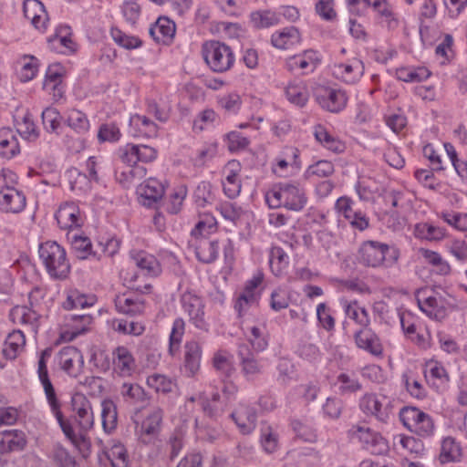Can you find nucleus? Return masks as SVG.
Here are the masks:
<instances>
[{
  "label": "nucleus",
  "mask_w": 467,
  "mask_h": 467,
  "mask_svg": "<svg viewBox=\"0 0 467 467\" xmlns=\"http://www.w3.org/2000/svg\"><path fill=\"white\" fill-rule=\"evenodd\" d=\"M217 104L227 112H235L242 106V98L237 92H228L217 98Z\"/></svg>",
  "instance_id": "obj_62"
},
{
  "label": "nucleus",
  "mask_w": 467,
  "mask_h": 467,
  "mask_svg": "<svg viewBox=\"0 0 467 467\" xmlns=\"http://www.w3.org/2000/svg\"><path fill=\"white\" fill-rule=\"evenodd\" d=\"M26 207L25 195L15 187L5 185L0 190V210L5 213H17Z\"/></svg>",
  "instance_id": "obj_24"
},
{
  "label": "nucleus",
  "mask_w": 467,
  "mask_h": 467,
  "mask_svg": "<svg viewBox=\"0 0 467 467\" xmlns=\"http://www.w3.org/2000/svg\"><path fill=\"white\" fill-rule=\"evenodd\" d=\"M147 385L156 392L168 393L171 392L175 383L172 379L161 374H152L147 378Z\"/></svg>",
  "instance_id": "obj_60"
},
{
  "label": "nucleus",
  "mask_w": 467,
  "mask_h": 467,
  "mask_svg": "<svg viewBox=\"0 0 467 467\" xmlns=\"http://www.w3.org/2000/svg\"><path fill=\"white\" fill-rule=\"evenodd\" d=\"M263 279L264 275L258 272L247 282L244 293L236 302L235 307L239 311H242L248 304L256 301L258 295L255 290L262 284Z\"/></svg>",
  "instance_id": "obj_43"
},
{
  "label": "nucleus",
  "mask_w": 467,
  "mask_h": 467,
  "mask_svg": "<svg viewBox=\"0 0 467 467\" xmlns=\"http://www.w3.org/2000/svg\"><path fill=\"white\" fill-rule=\"evenodd\" d=\"M16 131L26 140H32L38 137V130L28 109L18 106L13 113Z\"/></svg>",
  "instance_id": "obj_17"
},
{
  "label": "nucleus",
  "mask_w": 467,
  "mask_h": 467,
  "mask_svg": "<svg viewBox=\"0 0 467 467\" xmlns=\"http://www.w3.org/2000/svg\"><path fill=\"white\" fill-rule=\"evenodd\" d=\"M241 163L235 160L228 161L223 169L224 181L223 182V187L224 193L229 198H235L241 192Z\"/></svg>",
  "instance_id": "obj_23"
},
{
  "label": "nucleus",
  "mask_w": 467,
  "mask_h": 467,
  "mask_svg": "<svg viewBox=\"0 0 467 467\" xmlns=\"http://www.w3.org/2000/svg\"><path fill=\"white\" fill-rule=\"evenodd\" d=\"M165 192V185L156 178L150 177L138 186L140 202L150 206L160 201Z\"/></svg>",
  "instance_id": "obj_22"
},
{
  "label": "nucleus",
  "mask_w": 467,
  "mask_h": 467,
  "mask_svg": "<svg viewBox=\"0 0 467 467\" xmlns=\"http://www.w3.org/2000/svg\"><path fill=\"white\" fill-rule=\"evenodd\" d=\"M265 202L272 209L285 207L292 211L303 209L306 199L297 186L292 184L275 185L265 193Z\"/></svg>",
  "instance_id": "obj_4"
},
{
  "label": "nucleus",
  "mask_w": 467,
  "mask_h": 467,
  "mask_svg": "<svg viewBox=\"0 0 467 467\" xmlns=\"http://www.w3.org/2000/svg\"><path fill=\"white\" fill-rule=\"evenodd\" d=\"M67 125L75 132L83 134L89 130V121L86 114L78 109H71L67 113Z\"/></svg>",
  "instance_id": "obj_50"
},
{
  "label": "nucleus",
  "mask_w": 467,
  "mask_h": 467,
  "mask_svg": "<svg viewBox=\"0 0 467 467\" xmlns=\"http://www.w3.org/2000/svg\"><path fill=\"white\" fill-rule=\"evenodd\" d=\"M315 137L321 145L331 151L341 152L344 150V144L322 126L316 127Z\"/></svg>",
  "instance_id": "obj_54"
},
{
  "label": "nucleus",
  "mask_w": 467,
  "mask_h": 467,
  "mask_svg": "<svg viewBox=\"0 0 467 467\" xmlns=\"http://www.w3.org/2000/svg\"><path fill=\"white\" fill-rule=\"evenodd\" d=\"M132 259L135 265L143 271L145 275L156 276L161 272V264L152 254L139 252L134 254Z\"/></svg>",
  "instance_id": "obj_46"
},
{
  "label": "nucleus",
  "mask_w": 467,
  "mask_h": 467,
  "mask_svg": "<svg viewBox=\"0 0 467 467\" xmlns=\"http://www.w3.org/2000/svg\"><path fill=\"white\" fill-rule=\"evenodd\" d=\"M187 195V188L180 185L172 190L166 202V209L170 213H178Z\"/></svg>",
  "instance_id": "obj_59"
},
{
  "label": "nucleus",
  "mask_w": 467,
  "mask_h": 467,
  "mask_svg": "<svg viewBox=\"0 0 467 467\" xmlns=\"http://www.w3.org/2000/svg\"><path fill=\"white\" fill-rule=\"evenodd\" d=\"M38 377L42 383L47 400L55 413L59 425L66 435V437L72 441L77 446H86L87 441L85 440V437L83 435H75L72 431L71 427L64 422L62 420V413L60 411V405L57 399L55 389L53 388V385L48 378L47 368L46 365V361L44 359V357H41V358L38 361Z\"/></svg>",
  "instance_id": "obj_3"
},
{
  "label": "nucleus",
  "mask_w": 467,
  "mask_h": 467,
  "mask_svg": "<svg viewBox=\"0 0 467 467\" xmlns=\"http://www.w3.org/2000/svg\"><path fill=\"white\" fill-rule=\"evenodd\" d=\"M25 17L39 32H46L49 18L44 5L38 0H26L24 2Z\"/></svg>",
  "instance_id": "obj_21"
},
{
  "label": "nucleus",
  "mask_w": 467,
  "mask_h": 467,
  "mask_svg": "<svg viewBox=\"0 0 467 467\" xmlns=\"http://www.w3.org/2000/svg\"><path fill=\"white\" fill-rule=\"evenodd\" d=\"M202 55L210 69L217 73L228 71L235 61L232 48L217 40L204 42L202 47Z\"/></svg>",
  "instance_id": "obj_5"
},
{
  "label": "nucleus",
  "mask_w": 467,
  "mask_h": 467,
  "mask_svg": "<svg viewBox=\"0 0 467 467\" xmlns=\"http://www.w3.org/2000/svg\"><path fill=\"white\" fill-rule=\"evenodd\" d=\"M418 305L427 316L436 320H442L448 314L449 304L445 297L432 291L419 292Z\"/></svg>",
  "instance_id": "obj_11"
},
{
  "label": "nucleus",
  "mask_w": 467,
  "mask_h": 467,
  "mask_svg": "<svg viewBox=\"0 0 467 467\" xmlns=\"http://www.w3.org/2000/svg\"><path fill=\"white\" fill-rule=\"evenodd\" d=\"M272 44L278 49H288L301 41L299 31L294 27H286L272 35Z\"/></svg>",
  "instance_id": "obj_39"
},
{
  "label": "nucleus",
  "mask_w": 467,
  "mask_h": 467,
  "mask_svg": "<svg viewBox=\"0 0 467 467\" xmlns=\"http://www.w3.org/2000/svg\"><path fill=\"white\" fill-rule=\"evenodd\" d=\"M216 229V219L212 214L204 213L200 214L199 221L192 231V235L193 237H206V235L214 233Z\"/></svg>",
  "instance_id": "obj_53"
},
{
  "label": "nucleus",
  "mask_w": 467,
  "mask_h": 467,
  "mask_svg": "<svg viewBox=\"0 0 467 467\" xmlns=\"http://www.w3.org/2000/svg\"><path fill=\"white\" fill-rule=\"evenodd\" d=\"M356 344L374 356H381L383 347L379 337L371 330H360L355 335Z\"/></svg>",
  "instance_id": "obj_36"
},
{
  "label": "nucleus",
  "mask_w": 467,
  "mask_h": 467,
  "mask_svg": "<svg viewBox=\"0 0 467 467\" xmlns=\"http://www.w3.org/2000/svg\"><path fill=\"white\" fill-rule=\"evenodd\" d=\"M423 153L435 170H444L451 165L459 176L467 179V161L458 160L456 150L451 144L444 143L437 147L426 145Z\"/></svg>",
  "instance_id": "obj_2"
},
{
  "label": "nucleus",
  "mask_w": 467,
  "mask_h": 467,
  "mask_svg": "<svg viewBox=\"0 0 467 467\" xmlns=\"http://www.w3.org/2000/svg\"><path fill=\"white\" fill-rule=\"evenodd\" d=\"M115 306L119 313L126 315H138L144 311V302L132 292L117 296Z\"/></svg>",
  "instance_id": "obj_31"
},
{
  "label": "nucleus",
  "mask_w": 467,
  "mask_h": 467,
  "mask_svg": "<svg viewBox=\"0 0 467 467\" xmlns=\"http://www.w3.org/2000/svg\"><path fill=\"white\" fill-rule=\"evenodd\" d=\"M65 73L64 67L58 63L50 65L46 72L43 88L52 92L55 99H58L63 96L61 83Z\"/></svg>",
  "instance_id": "obj_29"
},
{
  "label": "nucleus",
  "mask_w": 467,
  "mask_h": 467,
  "mask_svg": "<svg viewBox=\"0 0 467 467\" xmlns=\"http://www.w3.org/2000/svg\"><path fill=\"white\" fill-rule=\"evenodd\" d=\"M176 26L168 17H159L150 28V36L159 43H169L174 36Z\"/></svg>",
  "instance_id": "obj_34"
},
{
  "label": "nucleus",
  "mask_w": 467,
  "mask_h": 467,
  "mask_svg": "<svg viewBox=\"0 0 467 467\" xmlns=\"http://www.w3.org/2000/svg\"><path fill=\"white\" fill-rule=\"evenodd\" d=\"M316 99L323 109L331 112H338L347 104L344 91L325 86L317 88Z\"/></svg>",
  "instance_id": "obj_14"
},
{
  "label": "nucleus",
  "mask_w": 467,
  "mask_h": 467,
  "mask_svg": "<svg viewBox=\"0 0 467 467\" xmlns=\"http://www.w3.org/2000/svg\"><path fill=\"white\" fill-rule=\"evenodd\" d=\"M462 456L460 444L451 437H446L441 442L440 461L442 463L456 462Z\"/></svg>",
  "instance_id": "obj_48"
},
{
  "label": "nucleus",
  "mask_w": 467,
  "mask_h": 467,
  "mask_svg": "<svg viewBox=\"0 0 467 467\" xmlns=\"http://www.w3.org/2000/svg\"><path fill=\"white\" fill-rule=\"evenodd\" d=\"M130 125L142 136H154L157 132L156 124L143 115H133L130 118Z\"/></svg>",
  "instance_id": "obj_56"
},
{
  "label": "nucleus",
  "mask_w": 467,
  "mask_h": 467,
  "mask_svg": "<svg viewBox=\"0 0 467 467\" xmlns=\"http://www.w3.org/2000/svg\"><path fill=\"white\" fill-rule=\"evenodd\" d=\"M20 151L15 132L9 128L0 129V157L11 159Z\"/></svg>",
  "instance_id": "obj_38"
},
{
  "label": "nucleus",
  "mask_w": 467,
  "mask_h": 467,
  "mask_svg": "<svg viewBox=\"0 0 467 467\" xmlns=\"http://www.w3.org/2000/svg\"><path fill=\"white\" fill-rule=\"evenodd\" d=\"M346 315L359 326L367 327L369 324V317L367 309L360 306L357 301L346 305Z\"/></svg>",
  "instance_id": "obj_57"
},
{
  "label": "nucleus",
  "mask_w": 467,
  "mask_h": 467,
  "mask_svg": "<svg viewBox=\"0 0 467 467\" xmlns=\"http://www.w3.org/2000/svg\"><path fill=\"white\" fill-rule=\"evenodd\" d=\"M320 61L317 52L308 49L302 53L288 57L285 60L286 68L291 72H313Z\"/></svg>",
  "instance_id": "obj_20"
},
{
  "label": "nucleus",
  "mask_w": 467,
  "mask_h": 467,
  "mask_svg": "<svg viewBox=\"0 0 467 467\" xmlns=\"http://www.w3.org/2000/svg\"><path fill=\"white\" fill-rule=\"evenodd\" d=\"M419 254L424 260V262L433 266L437 274L441 275H448L451 272L450 264L442 258V256L436 251H432L426 248H420Z\"/></svg>",
  "instance_id": "obj_45"
},
{
  "label": "nucleus",
  "mask_w": 467,
  "mask_h": 467,
  "mask_svg": "<svg viewBox=\"0 0 467 467\" xmlns=\"http://www.w3.org/2000/svg\"><path fill=\"white\" fill-rule=\"evenodd\" d=\"M100 420L103 431L111 433L117 427V406L110 400H104L100 403Z\"/></svg>",
  "instance_id": "obj_42"
},
{
  "label": "nucleus",
  "mask_w": 467,
  "mask_h": 467,
  "mask_svg": "<svg viewBox=\"0 0 467 467\" xmlns=\"http://www.w3.org/2000/svg\"><path fill=\"white\" fill-rule=\"evenodd\" d=\"M113 371L120 377H130L136 370V359L125 346H118L111 353Z\"/></svg>",
  "instance_id": "obj_15"
},
{
  "label": "nucleus",
  "mask_w": 467,
  "mask_h": 467,
  "mask_svg": "<svg viewBox=\"0 0 467 467\" xmlns=\"http://www.w3.org/2000/svg\"><path fill=\"white\" fill-rule=\"evenodd\" d=\"M403 425L420 436H429L434 431L431 417L415 407L404 408L400 413Z\"/></svg>",
  "instance_id": "obj_10"
},
{
  "label": "nucleus",
  "mask_w": 467,
  "mask_h": 467,
  "mask_svg": "<svg viewBox=\"0 0 467 467\" xmlns=\"http://www.w3.org/2000/svg\"><path fill=\"white\" fill-rule=\"evenodd\" d=\"M182 308L188 315L190 322L200 329L206 330L208 323L205 319L203 301L192 293H185L182 298Z\"/></svg>",
  "instance_id": "obj_13"
},
{
  "label": "nucleus",
  "mask_w": 467,
  "mask_h": 467,
  "mask_svg": "<svg viewBox=\"0 0 467 467\" xmlns=\"http://www.w3.org/2000/svg\"><path fill=\"white\" fill-rule=\"evenodd\" d=\"M162 419L163 411L159 407H150L140 415L137 413L134 422L139 439L144 443L156 440L161 431Z\"/></svg>",
  "instance_id": "obj_8"
},
{
  "label": "nucleus",
  "mask_w": 467,
  "mask_h": 467,
  "mask_svg": "<svg viewBox=\"0 0 467 467\" xmlns=\"http://www.w3.org/2000/svg\"><path fill=\"white\" fill-rule=\"evenodd\" d=\"M48 42L52 48L59 53L69 54L76 50V44L71 38L70 29L67 26H60Z\"/></svg>",
  "instance_id": "obj_37"
},
{
  "label": "nucleus",
  "mask_w": 467,
  "mask_h": 467,
  "mask_svg": "<svg viewBox=\"0 0 467 467\" xmlns=\"http://www.w3.org/2000/svg\"><path fill=\"white\" fill-rule=\"evenodd\" d=\"M26 445V434L22 431L8 430L0 435V451L9 452L22 451Z\"/></svg>",
  "instance_id": "obj_33"
},
{
  "label": "nucleus",
  "mask_w": 467,
  "mask_h": 467,
  "mask_svg": "<svg viewBox=\"0 0 467 467\" xmlns=\"http://www.w3.org/2000/svg\"><path fill=\"white\" fill-rule=\"evenodd\" d=\"M284 94L286 100L296 107L306 106L310 97L306 83L298 78L291 79L284 85Z\"/></svg>",
  "instance_id": "obj_25"
},
{
  "label": "nucleus",
  "mask_w": 467,
  "mask_h": 467,
  "mask_svg": "<svg viewBox=\"0 0 467 467\" xmlns=\"http://www.w3.org/2000/svg\"><path fill=\"white\" fill-rule=\"evenodd\" d=\"M270 267L275 275H282L288 267V256L280 247H273L270 256Z\"/></svg>",
  "instance_id": "obj_55"
},
{
  "label": "nucleus",
  "mask_w": 467,
  "mask_h": 467,
  "mask_svg": "<svg viewBox=\"0 0 467 467\" xmlns=\"http://www.w3.org/2000/svg\"><path fill=\"white\" fill-rule=\"evenodd\" d=\"M351 435L357 438L366 450L373 454H385L389 451V443L379 432L363 426H354Z\"/></svg>",
  "instance_id": "obj_12"
},
{
  "label": "nucleus",
  "mask_w": 467,
  "mask_h": 467,
  "mask_svg": "<svg viewBox=\"0 0 467 467\" xmlns=\"http://www.w3.org/2000/svg\"><path fill=\"white\" fill-rule=\"evenodd\" d=\"M17 66V75L23 82L33 79L38 70V61L32 56H24L21 57Z\"/></svg>",
  "instance_id": "obj_49"
},
{
  "label": "nucleus",
  "mask_w": 467,
  "mask_h": 467,
  "mask_svg": "<svg viewBox=\"0 0 467 467\" xmlns=\"http://www.w3.org/2000/svg\"><path fill=\"white\" fill-rule=\"evenodd\" d=\"M90 316H70L65 318L60 327L59 339L61 342H69L78 336L86 333L91 324Z\"/></svg>",
  "instance_id": "obj_16"
},
{
  "label": "nucleus",
  "mask_w": 467,
  "mask_h": 467,
  "mask_svg": "<svg viewBox=\"0 0 467 467\" xmlns=\"http://www.w3.org/2000/svg\"><path fill=\"white\" fill-rule=\"evenodd\" d=\"M96 302L97 298L94 295H86L78 290L72 289L67 292L63 307L67 310L85 309L93 306Z\"/></svg>",
  "instance_id": "obj_41"
},
{
  "label": "nucleus",
  "mask_w": 467,
  "mask_h": 467,
  "mask_svg": "<svg viewBox=\"0 0 467 467\" xmlns=\"http://www.w3.org/2000/svg\"><path fill=\"white\" fill-rule=\"evenodd\" d=\"M251 22L257 28H265L277 24V16L271 11H256L251 14Z\"/></svg>",
  "instance_id": "obj_64"
},
{
  "label": "nucleus",
  "mask_w": 467,
  "mask_h": 467,
  "mask_svg": "<svg viewBox=\"0 0 467 467\" xmlns=\"http://www.w3.org/2000/svg\"><path fill=\"white\" fill-rule=\"evenodd\" d=\"M359 406L366 415L385 421L392 412V399L383 393H367L361 398Z\"/></svg>",
  "instance_id": "obj_9"
},
{
  "label": "nucleus",
  "mask_w": 467,
  "mask_h": 467,
  "mask_svg": "<svg viewBox=\"0 0 467 467\" xmlns=\"http://www.w3.org/2000/svg\"><path fill=\"white\" fill-rule=\"evenodd\" d=\"M239 358L242 373L247 379H254L263 372L264 366L247 348L239 350Z\"/></svg>",
  "instance_id": "obj_32"
},
{
  "label": "nucleus",
  "mask_w": 467,
  "mask_h": 467,
  "mask_svg": "<svg viewBox=\"0 0 467 467\" xmlns=\"http://www.w3.org/2000/svg\"><path fill=\"white\" fill-rule=\"evenodd\" d=\"M193 246L196 257L202 263L211 264L218 257L220 248L218 242L214 239L194 237Z\"/></svg>",
  "instance_id": "obj_27"
},
{
  "label": "nucleus",
  "mask_w": 467,
  "mask_h": 467,
  "mask_svg": "<svg viewBox=\"0 0 467 467\" xmlns=\"http://www.w3.org/2000/svg\"><path fill=\"white\" fill-rule=\"evenodd\" d=\"M107 456L112 467H128L127 451L122 444L114 443L107 451Z\"/></svg>",
  "instance_id": "obj_63"
},
{
  "label": "nucleus",
  "mask_w": 467,
  "mask_h": 467,
  "mask_svg": "<svg viewBox=\"0 0 467 467\" xmlns=\"http://www.w3.org/2000/svg\"><path fill=\"white\" fill-rule=\"evenodd\" d=\"M26 337L21 330H13L4 343L3 354L8 359H15L25 348Z\"/></svg>",
  "instance_id": "obj_40"
},
{
  "label": "nucleus",
  "mask_w": 467,
  "mask_h": 467,
  "mask_svg": "<svg viewBox=\"0 0 467 467\" xmlns=\"http://www.w3.org/2000/svg\"><path fill=\"white\" fill-rule=\"evenodd\" d=\"M399 257L396 248L376 241H366L359 247L358 260L365 266L376 268L392 265Z\"/></svg>",
  "instance_id": "obj_1"
},
{
  "label": "nucleus",
  "mask_w": 467,
  "mask_h": 467,
  "mask_svg": "<svg viewBox=\"0 0 467 467\" xmlns=\"http://www.w3.org/2000/svg\"><path fill=\"white\" fill-rule=\"evenodd\" d=\"M71 406H72V411L74 415V419L76 422L78 423L80 432L76 433L74 430H72L73 433L75 435H83L85 437V440L87 441L86 446H77L72 441L71 443L77 447L79 451H86L89 447V441L88 438L86 437V434L84 432L91 430L94 426V412L92 410V406L90 401L88 400V398L81 394V393H76L73 395L71 400ZM62 420L65 422V420L62 419ZM67 423V421H66ZM67 424L72 427L68 422ZM73 429V428H71Z\"/></svg>",
  "instance_id": "obj_7"
},
{
  "label": "nucleus",
  "mask_w": 467,
  "mask_h": 467,
  "mask_svg": "<svg viewBox=\"0 0 467 467\" xmlns=\"http://www.w3.org/2000/svg\"><path fill=\"white\" fill-rule=\"evenodd\" d=\"M58 364L69 376L77 377L84 365L83 356L77 348L65 347L58 353Z\"/></svg>",
  "instance_id": "obj_19"
},
{
  "label": "nucleus",
  "mask_w": 467,
  "mask_h": 467,
  "mask_svg": "<svg viewBox=\"0 0 467 467\" xmlns=\"http://www.w3.org/2000/svg\"><path fill=\"white\" fill-rule=\"evenodd\" d=\"M365 67L358 58H352L346 63H338L333 66V74L346 83L358 81L364 74Z\"/></svg>",
  "instance_id": "obj_26"
},
{
  "label": "nucleus",
  "mask_w": 467,
  "mask_h": 467,
  "mask_svg": "<svg viewBox=\"0 0 467 467\" xmlns=\"http://www.w3.org/2000/svg\"><path fill=\"white\" fill-rule=\"evenodd\" d=\"M246 337L255 351H264L267 346V334L264 327L252 326L246 328Z\"/></svg>",
  "instance_id": "obj_52"
},
{
  "label": "nucleus",
  "mask_w": 467,
  "mask_h": 467,
  "mask_svg": "<svg viewBox=\"0 0 467 467\" xmlns=\"http://www.w3.org/2000/svg\"><path fill=\"white\" fill-rule=\"evenodd\" d=\"M375 11L378 13L379 22L385 25L388 28L393 29L398 26L399 20L397 16L387 0L384 1L379 7H376Z\"/></svg>",
  "instance_id": "obj_61"
},
{
  "label": "nucleus",
  "mask_w": 467,
  "mask_h": 467,
  "mask_svg": "<svg viewBox=\"0 0 467 467\" xmlns=\"http://www.w3.org/2000/svg\"><path fill=\"white\" fill-rule=\"evenodd\" d=\"M414 235L428 241H441L446 237V230L427 223H420L414 226Z\"/></svg>",
  "instance_id": "obj_47"
},
{
  "label": "nucleus",
  "mask_w": 467,
  "mask_h": 467,
  "mask_svg": "<svg viewBox=\"0 0 467 467\" xmlns=\"http://www.w3.org/2000/svg\"><path fill=\"white\" fill-rule=\"evenodd\" d=\"M39 257L49 275L56 278H65L70 270L65 250L56 242H46L38 250Z\"/></svg>",
  "instance_id": "obj_6"
},
{
  "label": "nucleus",
  "mask_w": 467,
  "mask_h": 467,
  "mask_svg": "<svg viewBox=\"0 0 467 467\" xmlns=\"http://www.w3.org/2000/svg\"><path fill=\"white\" fill-rule=\"evenodd\" d=\"M57 222L61 229L73 230L83 224L78 206L73 202L62 203L56 213Z\"/></svg>",
  "instance_id": "obj_18"
},
{
  "label": "nucleus",
  "mask_w": 467,
  "mask_h": 467,
  "mask_svg": "<svg viewBox=\"0 0 467 467\" xmlns=\"http://www.w3.org/2000/svg\"><path fill=\"white\" fill-rule=\"evenodd\" d=\"M231 417L243 434H249L255 428L256 414L248 405L240 403L231 414Z\"/></svg>",
  "instance_id": "obj_28"
},
{
  "label": "nucleus",
  "mask_w": 467,
  "mask_h": 467,
  "mask_svg": "<svg viewBox=\"0 0 467 467\" xmlns=\"http://www.w3.org/2000/svg\"><path fill=\"white\" fill-rule=\"evenodd\" d=\"M10 317L14 324L36 331L38 327L39 316L26 306H16L12 308Z\"/></svg>",
  "instance_id": "obj_30"
},
{
  "label": "nucleus",
  "mask_w": 467,
  "mask_h": 467,
  "mask_svg": "<svg viewBox=\"0 0 467 467\" xmlns=\"http://www.w3.org/2000/svg\"><path fill=\"white\" fill-rule=\"evenodd\" d=\"M425 377L433 384L446 383L449 381V375L444 367L438 361L431 359L425 363Z\"/></svg>",
  "instance_id": "obj_51"
},
{
  "label": "nucleus",
  "mask_w": 467,
  "mask_h": 467,
  "mask_svg": "<svg viewBox=\"0 0 467 467\" xmlns=\"http://www.w3.org/2000/svg\"><path fill=\"white\" fill-rule=\"evenodd\" d=\"M45 130L48 132H57L61 127L62 117L59 111L54 107L46 108L41 114Z\"/></svg>",
  "instance_id": "obj_58"
},
{
  "label": "nucleus",
  "mask_w": 467,
  "mask_h": 467,
  "mask_svg": "<svg viewBox=\"0 0 467 467\" xmlns=\"http://www.w3.org/2000/svg\"><path fill=\"white\" fill-rule=\"evenodd\" d=\"M393 442L394 446L403 454L419 456L424 451L422 441L411 436L398 434L394 437Z\"/></svg>",
  "instance_id": "obj_44"
},
{
  "label": "nucleus",
  "mask_w": 467,
  "mask_h": 467,
  "mask_svg": "<svg viewBox=\"0 0 467 467\" xmlns=\"http://www.w3.org/2000/svg\"><path fill=\"white\" fill-rule=\"evenodd\" d=\"M202 348L196 341H189L184 346V368L190 376H194L200 369Z\"/></svg>",
  "instance_id": "obj_35"
}]
</instances>
